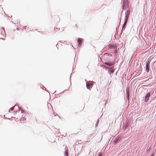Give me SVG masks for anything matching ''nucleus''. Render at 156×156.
<instances>
[{"label": "nucleus", "instance_id": "f257e3e1", "mask_svg": "<svg viewBox=\"0 0 156 156\" xmlns=\"http://www.w3.org/2000/svg\"><path fill=\"white\" fill-rule=\"evenodd\" d=\"M94 82L93 81H88L86 83V86L87 89H90L92 88L93 86V85Z\"/></svg>", "mask_w": 156, "mask_h": 156}, {"label": "nucleus", "instance_id": "f03ea898", "mask_svg": "<svg viewBox=\"0 0 156 156\" xmlns=\"http://www.w3.org/2000/svg\"><path fill=\"white\" fill-rule=\"evenodd\" d=\"M128 13H129V12H128V11H127V12H126L125 13L126 16L125 17V22L124 23L123 27L126 25V23H127V20L128 18Z\"/></svg>", "mask_w": 156, "mask_h": 156}, {"label": "nucleus", "instance_id": "7ed1b4c3", "mask_svg": "<svg viewBox=\"0 0 156 156\" xmlns=\"http://www.w3.org/2000/svg\"><path fill=\"white\" fill-rule=\"evenodd\" d=\"M151 95V93H148L147 94L145 97V101L146 102H147L149 99V97Z\"/></svg>", "mask_w": 156, "mask_h": 156}, {"label": "nucleus", "instance_id": "20e7f679", "mask_svg": "<svg viewBox=\"0 0 156 156\" xmlns=\"http://www.w3.org/2000/svg\"><path fill=\"white\" fill-rule=\"evenodd\" d=\"M146 71L148 73L149 70V67L150 66L149 63H148V62L146 64Z\"/></svg>", "mask_w": 156, "mask_h": 156}, {"label": "nucleus", "instance_id": "39448f33", "mask_svg": "<svg viewBox=\"0 0 156 156\" xmlns=\"http://www.w3.org/2000/svg\"><path fill=\"white\" fill-rule=\"evenodd\" d=\"M105 64L109 66H111L113 65V63L112 62H106Z\"/></svg>", "mask_w": 156, "mask_h": 156}, {"label": "nucleus", "instance_id": "423d86ee", "mask_svg": "<svg viewBox=\"0 0 156 156\" xmlns=\"http://www.w3.org/2000/svg\"><path fill=\"white\" fill-rule=\"evenodd\" d=\"M114 71L113 70H110L108 71V72L110 74H111L114 72Z\"/></svg>", "mask_w": 156, "mask_h": 156}, {"label": "nucleus", "instance_id": "0eeeda50", "mask_svg": "<svg viewBox=\"0 0 156 156\" xmlns=\"http://www.w3.org/2000/svg\"><path fill=\"white\" fill-rule=\"evenodd\" d=\"M78 42L79 43V44H81V41L80 39H78L77 40Z\"/></svg>", "mask_w": 156, "mask_h": 156}, {"label": "nucleus", "instance_id": "6e6552de", "mask_svg": "<svg viewBox=\"0 0 156 156\" xmlns=\"http://www.w3.org/2000/svg\"><path fill=\"white\" fill-rule=\"evenodd\" d=\"M110 49H113L115 48V46L114 45L110 46Z\"/></svg>", "mask_w": 156, "mask_h": 156}, {"label": "nucleus", "instance_id": "1a4fd4ad", "mask_svg": "<svg viewBox=\"0 0 156 156\" xmlns=\"http://www.w3.org/2000/svg\"><path fill=\"white\" fill-rule=\"evenodd\" d=\"M20 121H23L25 120L26 119L24 118H22L21 119H20Z\"/></svg>", "mask_w": 156, "mask_h": 156}, {"label": "nucleus", "instance_id": "9d476101", "mask_svg": "<svg viewBox=\"0 0 156 156\" xmlns=\"http://www.w3.org/2000/svg\"><path fill=\"white\" fill-rule=\"evenodd\" d=\"M14 106H13V107H12V108H10V109H11V110H12H12L13 109H14Z\"/></svg>", "mask_w": 156, "mask_h": 156}, {"label": "nucleus", "instance_id": "9b49d317", "mask_svg": "<svg viewBox=\"0 0 156 156\" xmlns=\"http://www.w3.org/2000/svg\"><path fill=\"white\" fill-rule=\"evenodd\" d=\"M55 29H57L58 30H59V28H55Z\"/></svg>", "mask_w": 156, "mask_h": 156}, {"label": "nucleus", "instance_id": "f8f14e48", "mask_svg": "<svg viewBox=\"0 0 156 156\" xmlns=\"http://www.w3.org/2000/svg\"><path fill=\"white\" fill-rule=\"evenodd\" d=\"M98 156H103V155L101 154H99Z\"/></svg>", "mask_w": 156, "mask_h": 156}, {"label": "nucleus", "instance_id": "ddd939ff", "mask_svg": "<svg viewBox=\"0 0 156 156\" xmlns=\"http://www.w3.org/2000/svg\"><path fill=\"white\" fill-rule=\"evenodd\" d=\"M76 24H74V26H76Z\"/></svg>", "mask_w": 156, "mask_h": 156}]
</instances>
